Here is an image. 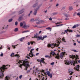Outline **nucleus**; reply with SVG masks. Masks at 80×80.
<instances>
[{"label": "nucleus", "mask_w": 80, "mask_h": 80, "mask_svg": "<svg viewBox=\"0 0 80 80\" xmlns=\"http://www.w3.org/2000/svg\"><path fill=\"white\" fill-rule=\"evenodd\" d=\"M17 62H18V63L20 64V63H22V64H21L20 65H18V66L22 68V66L23 65L24 67H25L26 68H25V70H27V68H28V67H30V65L29 64L30 62L28 61V60L26 59L25 60H23L22 61L19 60H18Z\"/></svg>", "instance_id": "f257e3e1"}, {"label": "nucleus", "mask_w": 80, "mask_h": 80, "mask_svg": "<svg viewBox=\"0 0 80 80\" xmlns=\"http://www.w3.org/2000/svg\"><path fill=\"white\" fill-rule=\"evenodd\" d=\"M70 58H72V59H73V58H75V61H65V64H66V65H70V64H71L72 65H73V66H75V63H77V62H78L77 60V58L78 57V55H76V56L75 55H70Z\"/></svg>", "instance_id": "f03ea898"}, {"label": "nucleus", "mask_w": 80, "mask_h": 80, "mask_svg": "<svg viewBox=\"0 0 80 80\" xmlns=\"http://www.w3.org/2000/svg\"><path fill=\"white\" fill-rule=\"evenodd\" d=\"M79 25H80V24H77L75 25V26L76 28V27H78V26H79Z\"/></svg>", "instance_id": "a18cd8bd"}, {"label": "nucleus", "mask_w": 80, "mask_h": 80, "mask_svg": "<svg viewBox=\"0 0 80 80\" xmlns=\"http://www.w3.org/2000/svg\"><path fill=\"white\" fill-rule=\"evenodd\" d=\"M4 77L3 73L2 72H0V78H3Z\"/></svg>", "instance_id": "dca6fc26"}, {"label": "nucleus", "mask_w": 80, "mask_h": 80, "mask_svg": "<svg viewBox=\"0 0 80 80\" xmlns=\"http://www.w3.org/2000/svg\"><path fill=\"white\" fill-rule=\"evenodd\" d=\"M23 27L24 28H28V27H29V26H28V25H26V23H25V22H24Z\"/></svg>", "instance_id": "ddd939ff"}, {"label": "nucleus", "mask_w": 80, "mask_h": 80, "mask_svg": "<svg viewBox=\"0 0 80 80\" xmlns=\"http://www.w3.org/2000/svg\"><path fill=\"white\" fill-rule=\"evenodd\" d=\"M49 19V20H50V21L52 20V18H50Z\"/></svg>", "instance_id": "0e129e2a"}, {"label": "nucleus", "mask_w": 80, "mask_h": 80, "mask_svg": "<svg viewBox=\"0 0 80 80\" xmlns=\"http://www.w3.org/2000/svg\"><path fill=\"white\" fill-rule=\"evenodd\" d=\"M12 46V47L14 48H15V46Z\"/></svg>", "instance_id": "774afa93"}, {"label": "nucleus", "mask_w": 80, "mask_h": 80, "mask_svg": "<svg viewBox=\"0 0 80 80\" xmlns=\"http://www.w3.org/2000/svg\"><path fill=\"white\" fill-rule=\"evenodd\" d=\"M39 18H37L35 19V21H37L38 20H38H39L38 19H39Z\"/></svg>", "instance_id": "79ce46f5"}, {"label": "nucleus", "mask_w": 80, "mask_h": 80, "mask_svg": "<svg viewBox=\"0 0 80 80\" xmlns=\"http://www.w3.org/2000/svg\"><path fill=\"white\" fill-rule=\"evenodd\" d=\"M39 22H41V23H44V21L41 20H39Z\"/></svg>", "instance_id": "58836bf2"}, {"label": "nucleus", "mask_w": 80, "mask_h": 80, "mask_svg": "<svg viewBox=\"0 0 80 80\" xmlns=\"http://www.w3.org/2000/svg\"><path fill=\"white\" fill-rule=\"evenodd\" d=\"M65 7H63L61 9V11L62 10H65Z\"/></svg>", "instance_id": "c9c22d12"}, {"label": "nucleus", "mask_w": 80, "mask_h": 80, "mask_svg": "<svg viewBox=\"0 0 80 80\" xmlns=\"http://www.w3.org/2000/svg\"><path fill=\"white\" fill-rule=\"evenodd\" d=\"M65 32H61V34H62V35H63V34H64L65 33Z\"/></svg>", "instance_id": "4d7b16f0"}, {"label": "nucleus", "mask_w": 80, "mask_h": 80, "mask_svg": "<svg viewBox=\"0 0 80 80\" xmlns=\"http://www.w3.org/2000/svg\"><path fill=\"white\" fill-rule=\"evenodd\" d=\"M20 27H22V26L23 27V23H22V22L20 23Z\"/></svg>", "instance_id": "72a5a7b5"}, {"label": "nucleus", "mask_w": 80, "mask_h": 80, "mask_svg": "<svg viewBox=\"0 0 80 80\" xmlns=\"http://www.w3.org/2000/svg\"><path fill=\"white\" fill-rule=\"evenodd\" d=\"M5 32H6V31H3L0 32V34H2V33H5Z\"/></svg>", "instance_id": "a19ab883"}, {"label": "nucleus", "mask_w": 80, "mask_h": 80, "mask_svg": "<svg viewBox=\"0 0 80 80\" xmlns=\"http://www.w3.org/2000/svg\"><path fill=\"white\" fill-rule=\"evenodd\" d=\"M37 5H38V3H37V2L35 4H34L32 5V7H33V8H35V7H37Z\"/></svg>", "instance_id": "4be33fe9"}, {"label": "nucleus", "mask_w": 80, "mask_h": 80, "mask_svg": "<svg viewBox=\"0 0 80 80\" xmlns=\"http://www.w3.org/2000/svg\"><path fill=\"white\" fill-rule=\"evenodd\" d=\"M30 32V31L29 30H27V31L22 32V33H25V32Z\"/></svg>", "instance_id": "e433bc0d"}, {"label": "nucleus", "mask_w": 80, "mask_h": 80, "mask_svg": "<svg viewBox=\"0 0 80 80\" xmlns=\"http://www.w3.org/2000/svg\"><path fill=\"white\" fill-rule=\"evenodd\" d=\"M77 15H78V16H80V12H78L77 13Z\"/></svg>", "instance_id": "052dcab7"}, {"label": "nucleus", "mask_w": 80, "mask_h": 80, "mask_svg": "<svg viewBox=\"0 0 80 80\" xmlns=\"http://www.w3.org/2000/svg\"><path fill=\"white\" fill-rule=\"evenodd\" d=\"M51 55H56L55 52H51Z\"/></svg>", "instance_id": "cd10ccee"}, {"label": "nucleus", "mask_w": 80, "mask_h": 80, "mask_svg": "<svg viewBox=\"0 0 80 80\" xmlns=\"http://www.w3.org/2000/svg\"><path fill=\"white\" fill-rule=\"evenodd\" d=\"M18 28H16L14 30V32H17L18 31Z\"/></svg>", "instance_id": "4c0bfd02"}, {"label": "nucleus", "mask_w": 80, "mask_h": 80, "mask_svg": "<svg viewBox=\"0 0 80 80\" xmlns=\"http://www.w3.org/2000/svg\"><path fill=\"white\" fill-rule=\"evenodd\" d=\"M42 6V5H40L38 6V8H36V9H35L34 10H36V11H38V10H40V7Z\"/></svg>", "instance_id": "f3484780"}, {"label": "nucleus", "mask_w": 80, "mask_h": 80, "mask_svg": "<svg viewBox=\"0 0 80 80\" xmlns=\"http://www.w3.org/2000/svg\"><path fill=\"white\" fill-rule=\"evenodd\" d=\"M58 47V44H50L49 43L48 44V47H52V48H53H53H55V47Z\"/></svg>", "instance_id": "7ed1b4c3"}, {"label": "nucleus", "mask_w": 80, "mask_h": 80, "mask_svg": "<svg viewBox=\"0 0 80 80\" xmlns=\"http://www.w3.org/2000/svg\"><path fill=\"white\" fill-rule=\"evenodd\" d=\"M39 55V53H36V56H37V55Z\"/></svg>", "instance_id": "69168bd1"}, {"label": "nucleus", "mask_w": 80, "mask_h": 80, "mask_svg": "<svg viewBox=\"0 0 80 80\" xmlns=\"http://www.w3.org/2000/svg\"><path fill=\"white\" fill-rule=\"evenodd\" d=\"M31 22H35V20L33 18H32L30 20Z\"/></svg>", "instance_id": "393cba45"}, {"label": "nucleus", "mask_w": 80, "mask_h": 80, "mask_svg": "<svg viewBox=\"0 0 80 80\" xmlns=\"http://www.w3.org/2000/svg\"><path fill=\"white\" fill-rule=\"evenodd\" d=\"M22 78V75H21L20 76H19V78L20 79H21V78Z\"/></svg>", "instance_id": "603ef678"}, {"label": "nucleus", "mask_w": 80, "mask_h": 80, "mask_svg": "<svg viewBox=\"0 0 80 80\" xmlns=\"http://www.w3.org/2000/svg\"><path fill=\"white\" fill-rule=\"evenodd\" d=\"M68 71L69 72V75H72L73 73V72H73V69H69Z\"/></svg>", "instance_id": "6e6552de"}, {"label": "nucleus", "mask_w": 80, "mask_h": 80, "mask_svg": "<svg viewBox=\"0 0 80 80\" xmlns=\"http://www.w3.org/2000/svg\"><path fill=\"white\" fill-rule=\"evenodd\" d=\"M1 72H4V71L5 70V69H7V68H6V66L5 65H3L2 67H1L0 68Z\"/></svg>", "instance_id": "20e7f679"}, {"label": "nucleus", "mask_w": 80, "mask_h": 80, "mask_svg": "<svg viewBox=\"0 0 80 80\" xmlns=\"http://www.w3.org/2000/svg\"><path fill=\"white\" fill-rule=\"evenodd\" d=\"M51 65H54V62H52L51 63Z\"/></svg>", "instance_id": "680f3d73"}, {"label": "nucleus", "mask_w": 80, "mask_h": 80, "mask_svg": "<svg viewBox=\"0 0 80 80\" xmlns=\"http://www.w3.org/2000/svg\"><path fill=\"white\" fill-rule=\"evenodd\" d=\"M34 43H35V42L34 41H30V42H28V45H30V43H31V44L33 45Z\"/></svg>", "instance_id": "a211bd4d"}, {"label": "nucleus", "mask_w": 80, "mask_h": 80, "mask_svg": "<svg viewBox=\"0 0 80 80\" xmlns=\"http://www.w3.org/2000/svg\"><path fill=\"white\" fill-rule=\"evenodd\" d=\"M69 10H70V11H71V10H73V8H72V6H70L69 7Z\"/></svg>", "instance_id": "bb28decb"}, {"label": "nucleus", "mask_w": 80, "mask_h": 80, "mask_svg": "<svg viewBox=\"0 0 80 80\" xmlns=\"http://www.w3.org/2000/svg\"><path fill=\"white\" fill-rule=\"evenodd\" d=\"M47 35L44 36L43 38V39H44L45 38H47Z\"/></svg>", "instance_id": "49530a36"}, {"label": "nucleus", "mask_w": 80, "mask_h": 80, "mask_svg": "<svg viewBox=\"0 0 80 80\" xmlns=\"http://www.w3.org/2000/svg\"><path fill=\"white\" fill-rule=\"evenodd\" d=\"M76 28V27L75 26V25H74L73 26L72 28Z\"/></svg>", "instance_id": "bf43d9fd"}, {"label": "nucleus", "mask_w": 80, "mask_h": 80, "mask_svg": "<svg viewBox=\"0 0 80 80\" xmlns=\"http://www.w3.org/2000/svg\"><path fill=\"white\" fill-rule=\"evenodd\" d=\"M0 56H1V57H3V53H2L0 54Z\"/></svg>", "instance_id": "13d9d810"}, {"label": "nucleus", "mask_w": 80, "mask_h": 80, "mask_svg": "<svg viewBox=\"0 0 80 80\" xmlns=\"http://www.w3.org/2000/svg\"><path fill=\"white\" fill-rule=\"evenodd\" d=\"M80 68V66L79 65H77L76 67H75L74 69L75 70H76L77 71H79V68Z\"/></svg>", "instance_id": "9d476101"}, {"label": "nucleus", "mask_w": 80, "mask_h": 80, "mask_svg": "<svg viewBox=\"0 0 80 80\" xmlns=\"http://www.w3.org/2000/svg\"><path fill=\"white\" fill-rule=\"evenodd\" d=\"M59 58H60V56H59V53H58L57 56H56V57H55V58H57V59H60Z\"/></svg>", "instance_id": "412c9836"}, {"label": "nucleus", "mask_w": 80, "mask_h": 80, "mask_svg": "<svg viewBox=\"0 0 80 80\" xmlns=\"http://www.w3.org/2000/svg\"><path fill=\"white\" fill-rule=\"evenodd\" d=\"M7 47H8L7 48L8 49V50H10V47L8 46Z\"/></svg>", "instance_id": "e2e57ef3"}, {"label": "nucleus", "mask_w": 80, "mask_h": 80, "mask_svg": "<svg viewBox=\"0 0 80 80\" xmlns=\"http://www.w3.org/2000/svg\"><path fill=\"white\" fill-rule=\"evenodd\" d=\"M12 20H13V19H10L8 20V22H11L12 21Z\"/></svg>", "instance_id": "7c9ffc66"}, {"label": "nucleus", "mask_w": 80, "mask_h": 80, "mask_svg": "<svg viewBox=\"0 0 80 80\" xmlns=\"http://www.w3.org/2000/svg\"><path fill=\"white\" fill-rule=\"evenodd\" d=\"M5 80H10V78L8 76H6L5 77Z\"/></svg>", "instance_id": "5701e85b"}, {"label": "nucleus", "mask_w": 80, "mask_h": 80, "mask_svg": "<svg viewBox=\"0 0 80 80\" xmlns=\"http://www.w3.org/2000/svg\"><path fill=\"white\" fill-rule=\"evenodd\" d=\"M34 50V49H32L30 52V53H29V55L30 57H33V52H32V51H33Z\"/></svg>", "instance_id": "39448f33"}, {"label": "nucleus", "mask_w": 80, "mask_h": 80, "mask_svg": "<svg viewBox=\"0 0 80 80\" xmlns=\"http://www.w3.org/2000/svg\"><path fill=\"white\" fill-rule=\"evenodd\" d=\"M65 55V52H63L62 53H61L60 54V57L61 59H62L64 55Z\"/></svg>", "instance_id": "1a4fd4ad"}, {"label": "nucleus", "mask_w": 80, "mask_h": 80, "mask_svg": "<svg viewBox=\"0 0 80 80\" xmlns=\"http://www.w3.org/2000/svg\"><path fill=\"white\" fill-rule=\"evenodd\" d=\"M14 54H15L14 53L12 52L10 55L11 57H13V55H14Z\"/></svg>", "instance_id": "c756f323"}, {"label": "nucleus", "mask_w": 80, "mask_h": 80, "mask_svg": "<svg viewBox=\"0 0 80 80\" xmlns=\"http://www.w3.org/2000/svg\"><path fill=\"white\" fill-rule=\"evenodd\" d=\"M37 11L36 10L34 9V12H33V15H37Z\"/></svg>", "instance_id": "aec40b11"}, {"label": "nucleus", "mask_w": 80, "mask_h": 80, "mask_svg": "<svg viewBox=\"0 0 80 80\" xmlns=\"http://www.w3.org/2000/svg\"><path fill=\"white\" fill-rule=\"evenodd\" d=\"M25 10V9H22V10L19 11L18 12V15H20V14H22V13H23L24 11H23Z\"/></svg>", "instance_id": "f8f14e48"}, {"label": "nucleus", "mask_w": 80, "mask_h": 80, "mask_svg": "<svg viewBox=\"0 0 80 80\" xmlns=\"http://www.w3.org/2000/svg\"><path fill=\"white\" fill-rule=\"evenodd\" d=\"M76 36L77 37H80V35L78 34L77 35H76Z\"/></svg>", "instance_id": "8fccbe9b"}, {"label": "nucleus", "mask_w": 80, "mask_h": 80, "mask_svg": "<svg viewBox=\"0 0 80 80\" xmlns=\"http://www.w3.org/2000/svg\"><path fill=\"white\" fill-rule=\"evenodd\" d=\"M37 40H43V37H42L41 36H39L38 37V38H37Z\"/></svg>", "instance_id": "2eb2a0df"}, {"label": "nucleus", "mask_w": 80, "mask_h": 80, "mask_svg": "<svg viewBox=\"0 0 80 80\" xmlns=\"http://www.w3.org/2000/svg\"><path fill=\"white\" fill-rule=\"evenodd\" d=\"M51 28H50V27H48V28H46V29H48V30H50V29H51Z\"/></svg>", "instance_id": "864d4df0"}, {"label": "nucleus", "mask_w": 80, "mask_h": 80, "mask_svg": "<svg viewBox=\"0 0 80 80\" xmlns=\"http://www.w3.org/2000/svg\"><path fill=\"white\" fill-rule=\"evenodd\" d=\"M46 73L47 74V75H48V77H50V78H52V74L49 71H47L46 72Z\"/></svg>", "instance_id": "423d86ee"}, {"label": "nucleus", "mask_w": 80, "mask_h": 80, "mask_svg": "<svg viewBox=\"0 0 80 80\" xmlns=\"http://www.w3.org/2000/svg\"><path fill=\"white\" fill-rule=\"evenodd\" d=\"M62 25H63V24L57 25L56 27H58V26H62Z\"/></svg>", "instance_id": "09e8293b"}, {"label": "nucleus", "mask_w": 80, "mask_h": 80, "mask_svg": "<svg viewBox=\"0 0 80 80\" xmlns=\"http://www.w3.org/2000/svg\"><path fill=\"white\" fill-rule=\"evenodd\" d=\"M14 57H20V56H19V55L16 54L15 56Z\"/></svg>", "instance_id": "ea45409f"}, {"label": "nucleus", "mask_w": 80, "mask_h": 80, "mask_svg": "<svg viewBox=\"0 0 80 80\" xmlns=\"http://www.w3.org/2000/svg\"><path fill=\"white\" fill-rule=\"evenodd\" d=\"M8 25H7V26H6L5 28H4V29H8Z\"/></svg>", "instance_id": "c03bdc74"}, {"label": "nucleus", "mask_w": 80, "mask_h": 80, "mask_svg": "<svg viewBox=\"0 0 80 80\" xmlns=\"http://www.w3.org/2000/svg\"><path fill=\"white\" fill-rule=\"evenodd\" d=\"M64 16L65 17H68V15L67 14H64Z\"/></svg>", "instance_id": "3c124183"}, {"label": "nucleus", "mask_w": 80, "mask_h": 80, "mask_svg": "<svg viewBox=\"0 0 80 80\" xmlns=\"http://www.w3.org/2000/svg\"><path fill=\"white\" fill-rule=\"evenodd\" d=\"M39 72V70H38V69L37 68L36 69L35 73H38V72Z\"/></svg>", "instance_id": "2f4dec72"}, {"label": "nucleus", "mask_w": 80, "mask_h": 80, "mask_svg": "<svg viewBox=\"0 0 80 80\" xmlns=\"http://www.w3.org/2000/svg\"><path fill=\"white\" fill-rule=\"evenodd\" d=\"M62 41H63V42H66V41H65V40L64 37L63 38H62Z\"/></svg>", "instance_id": "f704fd0d"}, {"label": "nucleus", "mask_w": 80, "mask_h": 80, "mask_svg": "<svg viewBox=\"0 0 80 80\" xmlns=\"http://www.w3.org/2000/svg\"><path fill=\"white\" fill-rule=\"evenodd\" d=\"M25 38V37L19 39V40L21 41V42H23V40H24V38Z\"/></svg>", "instance_id": "b1692460"}, {"label": "nucleus", "mask_w": 80, "mask_h": 80, "mask_svg": "<svg viewBox=\"0 0 80 80\" xmlns=\"http://www.w3.org/2000/svg\"><path fill=\"white\" fill-rule=\"evenodd\" d=\"M39 20H38V22H36L37 24H40V21H39Z\"/></svg>", "instance_id": "473e14b6"}, {"label": "nucleus", "mask_w": 80, "mask_h": 80, "mask_svg": "<svg viewBox=\"0 0 80 80\" xmlns=\"http://www.w3.org/2000/svg\"><path fill=\"white\" fill-rule=\"evenodd\" d=\"M45 57H46V58H51V57L48 55L45 56Z\"/></svg>", "instance_id": "c85d7f7f"}, {"label": "nucleus", "mask_w": 80, "mask_h": 80, "mask_svg": "<svg viewBox=\"0 0 80 80\" xmlns=\"http://www.w3.org/2000/svg\"><path fill=\"white\" fill-rule=\"evenodd\" d=\"M38 37H39V35H38V33H36V35H34V38H38Z\"/></svg>", "instance_id": "6ab92c4d"}, {"label": "nucleus", "mask_w": 80, "mask_h": 80, "mask_svg": "<svg viewBox=\"0 0 80 80\" xmlns=\"http://www.w3.org/2000/svg\"><path fill=\"white\" fill-rule=\"evenodd\" d=\"M32 13H33V12L32 11H30V12H29L30 14H32Z\"/></svg>", "instance_id": "5fc2aeb1"}, {"label": "nucleus", "mask_w": 80, "mask_h": 80, "mask_svg": "<svg viewBox=\"0 0 80 80\" xmlns=\"http://www.w3.org/2000/svg\"><path fill=\"white\" fill-rule=\"evenodd\" d=\"M17 25H18V22L16 21L15 22V25L17 26Z\"/></svg>", "instance_id": "de8ad7c7"}, {"label": "nucleus", "mask_w": 80, "mask_h": 80, "mask_svg": "<svg viewBox=\"0 0 80 80\" xmlns=\"http://www.w3.org/2000/svg\"><path fill=\"white\" fill-rule=\"evenodd\" d=\"M65 33H68L67 32H73V30H70L69 29H67V30H65L64 31Z\"/></svg>", "instance_id": "9b49d317"}, {"label": "nucleus", "mask_w": 80, "mask_h": 80, "mask_svg": "<svg viewBox=\"0 0 80 80\" xmlns=\"http://www.w3.org/2000/svg\"><path fill=\"white\" fill-rule=\"evenodd\" d=\"M45 60V59L41 58V59L40 60H38V62H40V63H41V62L42 63H45V62H44V60Z\"/></svg>", "instance_id": "0eeeda50"}, {"label": "nucleus", "mask_w": 80, "mask_h": 80, "mask_svg": "<svg viewBox=\"0 0 80 80\" xmlns=\"http://www.w3.org/2000/svg\"><path fill=\"white\" fill-rule=\"evenodd\" d=\"M77 14V12H75L73 14V16H75V15H76Z\"/></svg>", "instance_id": "6e6d98bb"}, {"label": "nucleus", "mask_w": 80, "mask_h": 80, "mask_svg": "<svg viewBox=\"0 0 80 80\" xmlns=\"http://www.w3.org/2000/svg\"><path fill=\"white\" fill-rule=\"evenodd\" d=\"M60 39V38H58V40H56V41H57L58 43H61V42H59V41H61V40L59 39Z\"/></svg>", "instance_id": "a878e982"}, {"label": "nucleus", "mask_w": 80, "mask_h": 80, "mask_svg": "<svg viewBox=\"0 0 80 80\" xmlns=\"http://www.w3.org/2000/svg\"><path fill=\"white\" fill-rule=\"evenodd\" d=\"M24 14H22L19 17V18L18 19L19 21H21L22 19H23V17Z\"/></svg>", "instance_id": "4468645a"}, {"label": "nucleus", "mask_w": 80, "mask_h": 80, "mask_svg": "<svg viewBox=\"0 0 80 80\" xmlns=\"http://www.w3.org/2000/svg\"><path fill=\"white\" fill-rule=\"evenodd\" d=\"M57 12H54L52 13L53 15H57Z\"/></svg>", "instance_id": "37998d69"}, {"label": "nucleus", "mask_w": 80, "mask_h": 80, "mask_svg": "<svg viewBox=\"0 0 80 80\" xmlns=\"http://www.w3.org/2000/svg\"><path fill=\"white\" fill-rule=\"evenodd\" d=\"M68 19H69V18H66L65 19V20H68Z\"/></svg>", "instance_id": "338daca9"}]
</instances>
